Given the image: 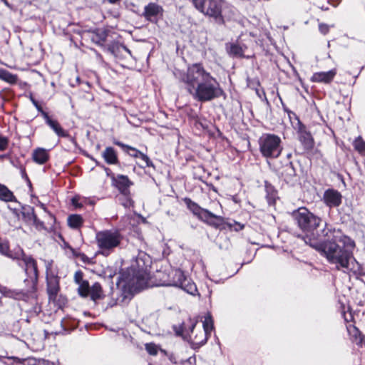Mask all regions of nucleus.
<instances>
[{
  "label": "nucleus",
  "mask_w": 365,
  "mask_h": 365,
  "mask_svg": "<svg viewBox=\"0 0 365 365\" xmlns=\"http://www.w3.org/2000/svg\"><path fill=\"white\" fill-rule=\"evenodd\" d=\"M175 76L185 84L187 92L197 101H210L224 93L216 78L201 64H192L185 73L176 71Z\"/></svg>",
  "instance_id": "f257e3e1"
},
{
  "label": "nucleus",
  "mask_w": 365,
  "mask_h": 365,
  "mask_svg": "<svg viewBox=\"0 0 365 365\" xmlns=\"http://www.w3.org/2000/svg\"><path fill=\"white\" fill-rule=\"evenodd\" d=\"M331 237V235H328ZM307 244L318 250L328 262L334 264L338 269H354L355 259L353 257L352 250L355 246L354 242L349 237L344 235L340 230H333L331 240L323 244L304 239Z\"/></svg>",
  "instance_id": "f03ea898"
},
{
  "label": "nucleus",
  "mask_w": 365,
  "mask_h": 365,
  "mask_svg": "<svg viewBox=\"0 0 365 365\" xmlns=\"http://www.w3.org/2000/svg\"><path fill=\"white\" fill-rule=\"evenodd\" d=\"M138 270L131 279H128L127 284L133 291H140L148 286L150 278V260L145 254L140 255L136 259Z\"/></svg>",
  "instance_id": "7ed1b4c3"
},
{
  "label": "nucleus",
  "mask_w": 365,
  "mask_h": 365,
  "mask_svg": "<svg viewBox=\"0 0 365 365\" xmlns=\"http://www.w3.org/2000/svg\"><path fill=\"white\" fill-rule=\"evenodd\" d=\"M259 150L262 155L267 158H278L282 151L281 138L274 134H263L259 139Z\"/></svg>",
  "instance_id": "20e7f679"
},
{
  "label": "nucleus",
  "mask_w": 365,
  "mask_h": 365,
  "mask_svg": "<svg viewBox=\"0 0 365 365\" xmlns=\"http://www.w3.org/2000/svg\"><path fill=\"white\" fill-rule=\"evenodd\" d=\"M96 240L101 253L108 255L113 249L119 246L122 237L118 231L103 230L96 233Z\"/></svg>",
  "instance_id": "39448f33"
},
{
  "label": "nucleus",
  "mask_w": 365,
  "mask_h": 365,
  "mask_svg": "<svg viewBox=\"0 0 365 365\" xmlns=\"http://www.w3.org/2000/svg\"><path fill=\"white\" fill-rule=\"evenodd\" d=\"M299 227L304 232H312L319 227L321 219L309 212L306 207H300L293 212Z\"/></svg>",
  "instance_id": "423d86ee"
},
{
  "label": "nucleus",
  "mask_w": 365,
  "mask_h": 365,
  "mask_svg": "<svg viewBox=\"0 0 365 365\" xmlns=\"http://www.w3.org/2000/svg\"><path fill=\"white\" fill-rule=\"evenodd\" d=\"M168 276L169 279L164 282L163 285L179 287L191 294H194L197 291L195 284L187 279L181 270L173 269Z\"/></svg>",
  "instance_id": "0eeeda50"
},
{
  "label": "nucleus",
  "mask_w": 365,
  "mask_h": 365,
  "mask_svg": "<svg viewBox=\"0 0 365 365\" xmlns=\"http://www.w3.org/2000/svg\"><path fill=\"white\" fill-rule=\"evenodd\" d=\"M195 8L201 13L215 19L220 18L222 13L221 0H192Z\"/></svg>",
  "instance_id": "6e6552de"
},
{
  "label": "nucleus",
  "mask_w": 365,
  "mask_h": 365,
  "mask_svg": "<svg viewBox=\"0 0 365 365\" xmlns=\"http://www.w3.org/2000/svg\"><path fill=\"white\" fill-rule=\"evenodd\" d=\"M186 203L190 210L195 215H196L200 220L208 224L214 225L215 220H221L219 216L200 207L198 205L192 202L190 200H186Z\"/></svg>",
  "instance_id": "1a4fd4ad"
},
{
  "label": "nucleus",
  "mask_w": 365,
  "mask_h": 365,
  "mask_svg": "<svg viewBox=\"0 0 365 365\" xmlns=\"http://www.w3.org/2000/svg\"><path fill=\"white\" fill-rule=\"evenodd\" d=\"M115 144L122 148L131 157L141 159L145 163V167H153V163L149 157L136 148L123 144L120 142H115Z\"/></svg>",
  "instance_id": "9d476101"
},
{
  "label": "nucleus",
  "mask_w": 365,
  "mask_h": 365,
  "mask_svg": "<svg viewBox=\"0 0 365 365\" xmlns=\"http://www.w3.org/2000/svg\"><path fill=\"white\" fill-rule=\"evenodd\" d=\"M342 195L334 189L327 190L323 195L324 202L329 207H339L341 203Z\"/></svg>",
  "instance_id": "9b49d317"
},
{
  "label": "nucleus",
  "mask_w": 365,
  "mask_h": 365,
  "mask_svg": "<svg viewBox=\"0 0 365 365\" xmlns=\"http://www.w3.org/2000/svg\"><path fill=\"white\" fill-rule=\"evenodd\" d=\"M336 74V69H332L327 72H317L313 74L311 80L313 82L329 83L332 81Z\"/></svg>",
  "instance_id": "f8f14e48"
},
{
  "label": "nucleus",
  "mask_w": 365,
  "mask_h": 365,
  "mask_svg": "<svg viewBox=\"0 0 365 365\" xmlns=\"http://www.w3.org/2000/svg\"><path fill=\"white\" fill-rule=\"evenodd\" d=\"M23 256V261L25 264V272L31 278L37 277V267L36 262L30 257L24 256L22 250H20V254Z\"/></svg>",
  "instance_id": "ddd939ff"
},
{
  "label": "nucleus",
  "mask_w": 365,
  "mask_h": 365,
  "mask_svg": "<svg viewBox=\"0 0 365 365\" xmlns=\"http://www.w3.org/2000/svg\"><path fill=\"white\" fill-rule=\"evenodd\" d=\"M163 8L157 4L150 3L145 7L144 15L148 20H152L158 15H162Z\"/></svg>",
  "instance_id": "4468645a"
},
{
  "label": "nucleus",
  "mask_w": 365,
  "mask_h": 365,
  "mask_svg": "<svg viewBox=\"0 0 365 365\" xmlns=\"http://www.w3.org/2000/svg\"><path fill=\"white\" fill-rule=\"evenodd\" d=\"M195 329L196 324H194L191 329L190 337L195 344L202 345L206 342L208 334L202 329L197 332Z\"/></svg>",
  "instance_id": "2eb2a0df"
},
{
  "label": "nucleus",
  "mask_w": 365,
  "mask_h": 365,
  "mask_svg": "<svg viewBox=\"0 0 365 365\" xmlns=\"http://www.w3.org/2000/svg\"><path fill=\"white\" fill-rule=\"evenodd\" d=\"M58 289L59 286L58 278L54 276L48 278V293L50 299H55L56 296L58 292Z\"/></svg>",
  "instance_id": "dca6fc26"
},
{
  "label": "nucleus",
  "mask_w": 365,
  "mask_h": 365,
  "mask_svg": "<svg viewBox=\"0 0 365 365\" xmlns=\"http://www.w3.org/2000/svg\"><path fill=\"white\" fill-rule=\"evenodd\" d=\"M43 116L45 118L47 124L53 130L57 135L60 137H64L66 135V132L57 121L51 119L46 112H43Z\"/></svg>",
  "instance_id": "f3484780"
},
{
  "label": "nucleus",
  "mask_w": 365,
  "mask_h": 365,
  "mask_svg": "<svg viewBox=\"0 0 365 365\" xmlns=\"http://www.w3.org/2000/svg\"><path fill=\"white\" fill-rule=\"evenodd\" d=\"M33 160L38 164H44L48 160V153L46 149L38 148L34 150Z\"/></svg>",
  "instance_id": "a211bd4d"
},
{
  "label": "nucleus",
  "mask_w": 365,
  "mask_h": 365,
  "mask_svg": "<svg viewBox=\"0 0 365 365\" xmlns=\"http://www.w3.org/2000/svg\"><path fill=\"white\" fill-rule=\"evenodd\" d=\"M102 156L108 164L113 165L118 163V156L112 147H107L102 153Z\"/></svg>",
  "instance_id": "6ab92c4d"
},
{
  "label": "nucleus",
  "mask_w": 365,
  "mask_h": 365,
  "mask_svg": "<svg viewBox=\"0 0 365 365\" xmlns=\"http://www.w3.org/2000/svg\"><path fill=\"white\" fill-rule=\"evenodd\" d=\"M68 225L73 229L79 228L83 224V219L79 215H71L68 217Z\"/></svg>",
  "instance_id": "aec40b11"
},
{
  "label": "nucleus",
  "mask_w": 365,
  "mask_h": 365,
  "mask_svg": "<svg viewBox=\"0 0 365 365\" xmlns=\"http://www.w3.org/2000/svg\"><path fill=\"white\" fill-rule=\"evenodd\" d=\"M0 79L9 83H14L17 81V77L6 70L0 69Z\"/></svg>",
  "instance_id": "412c9836"
},
{
  "label": "nucleus",
  "mask_w": 365,
  "mask_h": 365,
  "mask_svg": "<svg viewBox=\"0 0 365 365\" xmlns=\"http://www.w3.org/2000/svg\"><path fill=\"white\" fill-rule=\"evenodd\" d=\"M203 329L205 333L210 334L213 329V321L210 314L205 316V319L202 322Z\"/></svg>",
  "instance_id": "4be33fe9"
},
{
  "label": "nucleus",
  "mask_w": 365,
  "mask_h": 365,
  "mask_svg": "<svg viewBox=\"0 0 365 365\" xmlns=\"http://www.w3.org/2000/svg\"><path fill=\"white\" fill-rule=\"evenodd\" d=\"M116 182L119 189H126L132 184L127 176L122 175L117 176Z\"/></svg>",
  "instance_id": "5701e85b"
},
{
  "label": "nucleus",
  "mask_w": 365,
  "mask_h": 365,
  "mask_svg": "<svg viewBox=\"0 0 365 365\" xmlns=\"http://www.w3.org/2000/svg\"><path fill=\"white\" fill-rule=\"evenodd\" d=\"M12 197V192L6 187L0 184V199L4 201H10Z\"/></svg>",
  "instance_id": "b1692460"
},
{
  "label": "nucleus",
  "mask_w": 365,
  "mask_h": 365,
  "mask_svg": "<svg viewBox=\"0 0 365 365\" xmlns=\"http://www.w3.org/2000/svg\"><path fill=\"white\" fill-rule=\"evenodd\" d=\"M347 331L349 335L353 337L356 341H361L362 337L359 330L354 325L347 327Z\"/></svg>",
  "instance_id": "393cba45"
},
{
  "label": "nucleus",
  "mask_w": 365,
  "mask_h": 365,
  "mask_svg": "<svg viewBox=\"0 0 365 365\" xmlns=\"http://www.w3.org/2000/svg\"><path fill=\"white\" fill-rule=\"evenodd\" d=\"M102 293L101 287L99 283H95L89 290L93 299H96L101 297Z\"/></svg>",
  "instance_id": "a878e982"
},
{
  "label": "nucleus",
  "mask_w": 365,
  "mask_h": 365,
  "mask_svg": "<svg viewBox=\"0 0 365 365\" xmlns=\"http://www.w3.org/2000/svg\"><path fill=\"white\" fill-rule=\"evenodd\" d=\"M354 145L361 154L365 155V142L360 137L355 140Z\"/></svg>",
  "instance_id": "bb28decb"
},
{
  "label": "nucleus",
  "mask_w": 365,
  "mask_h": 365,
  "mask_svg": "<svg viewBox=\"0 0 365 365\" xmlns=\"http://www.w3.org/2000/svg\"><path fill=\"white\" fill-rule=\"evenodd\" d=\"M300 140L307 145H312L313 140L310 133L300 131Z\"/></svg>",
  "instance_id": "cd10ccee"
},
{
  "label": "nucleus",
  "mask_w": 365,
  "mask_h": 365,
  "mask_svg": "<svg viewBox=\"0 0 365 365\" xmlns=\"http://www.w3.org/2000/svg\"><path fill=\"white\" fill-rule=\"evenodd\" d=\"M79 288H78V292L79 294L83 297H86L89 294V285L87 282H82V283L78 284Z\"/></svg>",
  "instance_id": "c85d7f7f"
},
{
  "label": "nucleus",
  "mask_w": 365,
  "mask_h": 365,
  "mask_svg": "<svg viewBox=\"0 0 365 365\" xmlns=\"http://www.w3.org/2000/svg\"><path fill=\"white\" fill-rule=\"evenodd\" d=\"M145 349L149 353V354L155 356L160 350V348L158 345L153 343H148L145 344Z\"/></svg>",
  "instance_id": "c756f323"
},
{
  "label": "nucleus",
  "mask_w": 365,
  "mask_h": 365,
  "mask_svg": "<svg viewBox=\"0 0 365 365\" xmlns=\"http://www.w3.org/2000/svg\"><path fill=\"white\" fill-rule=\"evenodd\" d=\"M229 52L235 56H241L243 53V50L239 45L231 44L229 48Z\"/></svg>",
  "instance_id": "7c9ffc66"
},
{
  "label": "nucleus",
  "mask_w": 365,
  "mask_h": 365,
  "mask_svg": "<svg viewBox=\"0 0 365 365\" xmlns=\"http://www.w3.org/2000/svg\"><path fill=\"white\" fill-rule=\"evenodd\" d=\"M0 253L5 256L13 257L12 255L9 253V247L7 242H0Z\"/></svg>",
  "instance_id": "2f4dec72"
},
{
  "label": "nucleus",
  "mask_w": 365,
  "mask_h": 365,
  "mask_svg": "<svg viewBox=\"0 0 365 365\" xmlns=\"http://www.w3.org/2000/svg\"><path fill=\"white\" fill-rule=\"evenodd\" d=\"M8 145V140L1 135H0V150H4L6 149Z\"/></svg>",
  "instance_id": "473e14b6"
},
{
  "label": "nucleus",
  "mask_w": 365,
  "mask_h": 365,
  "mask_svg": "<svg viewBox=\"0 0 365 365\" xmlns=\"http://www.w3.org/2000/svg\"><path fill=\"white\" fill-rule=\"evenodd\" d=\"M319 31L322 34H326L329 31V26L325 24H320L319 25Z\"/></svg>",
  "instance_id": "72a5a7b5"
},
{
  "label": "nucleus",
  "mask_w": 365,
  "mask_h": 365,
  "mask_svg": "<svg viewBox=\"0 0 365 365\" xmlns=\"http://www.w3.org/2000/svg\"><path fill=\"white\" fill-rule=\"evenodd\" d=\"M74 279L77 284L82 283V273L81 272H76L74 275Z\"/></svg>",
  "instance_id": "f704fd0d"
},
{
  "label": "nucleus",
  "mask_w": 365,
  "mask_h": 365,
  "mask_svg": "<svg viewBox=\"0 0 365 365\" xmlns=\"http://www.w3.org/2000/svg\"><path fill=\"white\" fill-rule=\"evenodd\" d=\"M33 103H34V106L36 107V108L43 113V111L42 110L41 106H38V103L35 101H33Z\"/></svg>",
  "instance_id": "c9c22d12"
},
{
  "label": "nucleus",
  "mask_w": 365,
  "mask_h": 365,
  "mask_svg": "<svg viewBox=\"0 0 365 365\" xmlns=\"http://www.w3.org/2000/svg\"><path fill=\"white\" fill-rule=\"evenodd\" d=\"M78 200V198L77 197H75L72 199V203L73 205L75 206H78V204H77V201Z\"/></svg>",
  "instance_id": "e433bc0d"
},
{
  "label": "nucleus",
  "mask_w": 365,
  "mask_h": 365,
  "mask_svg": "<svg viewBox=\"0 0 365 365\" xmlns=\"http://www.w3.org/2000/svg\"><path fill=\"white\" fill-rule=\"evenodd\" d=\"M0 292H1L4 295H7V293L6 292V288L1 287L0 286Z\"/></svg>",
  "instance_id": "4c0bfd02"
},
{
  "label": "nucleus",
  "mask_w": 365,
  "mask_h": 365,
  "mask_svg": "<svg viewBox=\"0 0 365 365\" xmlns=\"http://www.w3.org/2000/svg\"><path fill=\"white\" fill-rule=\"evenodd\" d=\"M42 363L43 364V365H54L53 363H50L49 361H43Z\"/></svg>",
  "instance_id": "58836bf2"
},
{
  "label": "nucleus",
  "mask_w": 365,
  "mask_h": 365,
  "mask_svg": "<svg viewBox=\"0 0 365 365\" xmlns=\"http://www.w3.org/2000/svg\"><path fill=\"white\" fill-rule=\"evenodd\" d=\"M110 4H115L118 1H120V0H108Z\"/></svg>",
  "instance_id": "ea45409f"
},
{
  "label": "nucleus",
  "mask_w": 365,
  "mask_h": 365,
  "mask_svg": "<svg viewBox=\"0 0 365 365\" xmlns=\"http://www.w3.org/2000/svg\"><path fill=\"white\" fill-rule=\"evenodd\" d=\"M1 1L2 2H4V4H5V5H6L7 6H9V3L7 2V1H6V0H1Z\"/></svg>",
  "instance_id": "a19ab883"
},
{
  "label": "nucleus",
  "mask_w": 365,
  "mask_h": 365,
  "mask_svg": "<svg viewBox=\"0 0 365 365\" xmlns=\"http://www.w3.org/2000/svg\"><path fill=\"white\" fill-rule=\"evenodd\" d=\"M124 49H125L128 53H130V51H129L127 48L124 47Z\"/></svg>",
  "instance_id": "79ce46f5"
},
{
  "label": "nucleus",
  "mask_w": 365,
  "mask_h": 365,
  "mask_svg": "<svg viewBox=\"0 0 365 365\" xmlns=\"http://www.w3.org/2000/svg\"><path fill=\"white\" fill-rule=\"evenodd\" d=\"M3 156H0V158H2Z\"/></svg>",
  "instance_id": "37998d69"
}]
</instances>
